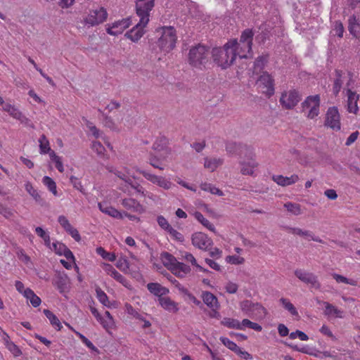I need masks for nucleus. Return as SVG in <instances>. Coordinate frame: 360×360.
Wrapping results in <instances>:
<instances>
[{
  "label": "nucleus",
  "instance_id": "obj_44",
  "mask_svg": "<svg viewBox=\"0 0 360 360\" xmlns=\"http://www.w3.org/2000/svg\"><path fill=\"white\" fill-rule=\"evenodd\" d=\"M269 58V55H262L258 56L255 63H254V69L255 71H260L262 70L265 65V64L267 63Z\"/></svg>",
  "mask_w": 360,
  "mask_h": 360
},
{
  "label": "nucleus",
  "instance_id": "obj_22",
  "mask_svg": "<svg viewBox=\"0 0 360 360\" xmlns=\"http://www.w3.org/2000/svg\"><path fill=\"white\" fill-rule=\"evenodd\" d=\"M272 179L277 184L282 186H287L298 181L299 176L297 174H292L289 177L283 176V175H274Z\"/></svg>",
  "mask_w": 360,
  "mask_h": 360
},
{
  "label": "nucleus",
  "instance_id": "obj_48",
  "mask_svg": "<svg viewBox=\"0 0 360 360\" xmlns=\"http://www.w3.org/2000/svg\"><path fill=\"white\" fill-rule=\"evenodd\" d=\"M182 257L187 261L191 262L193 266H196L198 269L201 272H208L209 271L200 265L198 264L196 262L195 258L193 255L189 252H185L184 255H182Z\"/></svg>",
  "mask_w": 360,
  "mask_h": 360
},
{
  "label": "nucleus",
  "instance_id": "obj_17",
  "mask_svg": "<svg viewBox=\"0 0 360 360\" xmlns=\"http://www.w3.org/2000/svg\"><path fill=\"white\" fill-rule=\"evenodd\" d=\"M226 150L229 154H237L240 157L244 153L245 155L248 153L250 155L252 153V150L250 147L240 143L238 144L235 142H228L226 144Z\"/></svg>",
  "mask_w": 360,
  "mask_h": 360
},
{
  "label": "nucleus",
  "instance_id": "obj_26",
  "mask_svg": "<svg viewBox=\"0 0 360 360\" xmlns=\"http://www.w3.org/2000/svg\"><path fill=\"white\" fill-rule=\"evenodd\" d=\"M171 271L179 278H184L191 271L189 266L177 261Z\"/></svg>",
  "mask_w": 360,
  "mask_h": 360
},
{
  "label": "nucleus",
  "instance_id": "obj_35",
  "mask_svg": "<svg viewBox=\"0 0 360 360\" xmlns=\"http://www.w3.org/2000/svg\"><path fill=\"white\" fill-rule=\"evenodd\" d=\"M23 295L30 300L31 304L34 307H37L40 305L41 300L32 290L30 288H26L23 292Z\"/></svg>",
  "mask_w": 360,
  "mask_h": 360
},
{
  "label": "nucleus",
  "instance_id": "obj_30",
  "mask_svg": "<svg viewBox=\"0 0 360 360\" xmlns=\"http://www.w3.org/2000/svg\"><path fill=\"white\" fill-rule=\"evenodd\" d=\"M153 149L157 152H162V155L167 157L170 154V149L167 146V140L165 138L158 139L153 145Z\"/></svg>",
  "mask_w": 360,
  "mask_h": 360
},
{
  "label": "nucleus",
  "instance_id": "obj_12",
  "mask_svg": "<svg viewBox=\"0 0 360 360\" xmlns=\"http://www.w3.org/2000/svg\"><path fill=\"white\" fill-rule=\"evenodd\" d=\"M136 172L142 174L147 180L150 181L153 184H157L158 186L165 190L170 189L173 185L169 180L163 176H157L140 169H136Z\"/></svg>",
  "mask_w": 360,
  "mask_h": 360
},
{
  "label": "nucleus",
  "instance_id": "obj_10",
  "mask_svg": "<svg viewBox=\"0 0 360 360\" xmlns=\"http://www.w3.org/2000/svg\"><path fill=\"white\" fill-rule=\"evenodd\" d=\"M324 125L335 131L341 129L340 115L338 108L333 106L327 110Z\"/></svg>",
  "mask_w": 360,
  "mask_h": 360
},
{
  "label": "nucleus",
  "instance_id": "obj_29",
  "mask_svg": "<svg viewBox=\"0 0 360 360\" xmlns=\"http://www.w3.org/2000/svg\"><path fill=\"white\" fill-rule=\"evenodd\" d=\"M3 110L7 112L11 117L22 122L27 120L18 109L10 103H5L3 106Z\"/></svg>",
  "mask_w": 360,
  "mask_h": 360
},
{
  "label": "nucleus",
  "instance_id": "obj_47",
  "mask_svg": "<svg viewBox=\"0 0 360 360\" xmlns=\"http://www.w3.org/2000/svg\"><path fill=\"white\" fill-rule=\"evenodd\" d=\"M39 148H40V153H42V154H46V153H50L51 151H53L50 146H49V143L48 141V140L46 139V136L43 134L41 136L40 139H39Z\"/></svg>",
  "mask_w": 360,
  "mask_h": 360
},
{
  "label": "nucleus",
  "instance_id": "obj_38",
  "mask_svg": "<svg viewBox=\"0 0 360 360\" xmlns=\"http://www.w3.org/2000/svg\"><path fill=\"white\" fill-rule=\"evenodd\" d=\"M195 218L200 222L204 226L212 232H215V227L208 219L204 217L202 214L200 212H195L194 214Z\"/></svg>",
  "mask_w": 360,
  "mask_h": 360
},
{
  "label": "nucleus",
  "instance_id": "obj_57",
  "mask_svg": "<svg viewBox=\"0 0 360 360\" xmlns=\"http://www.w3.org/2000/svg\"><path fill=\"white\" fill-rule=\"evenodd\" d=\"M76 335L79 337V338L82 340V342L89 349L91 350H96V347L94 345V344L86 338L84 335L79 332H75Z\"/></svg>",
  "mask_w": 360,
  "mask_h": 360
},
{
  "label": "nucleus",
  "instance_id": "obj_2",
  "mask_svg": "<svg viewBox=\"0 0 360 360\" xmlns=\"http://www.w3.org/2000/svg\"><path fill=\"white\" fill-rule=\"evenodd\" d=\"M255 32L252 29L247 28L244 30L240 34V39H232L228 42H234L233 49L237 56L240 58H248L252 57V41Z\"/></svg>",
  "mask_w": 360,
  "mask_h": 360
},
{
  "label": "nucleus",
  "instance_id": "obj_52",
  "mask_svg": "<svg viewBox=\"0 0 360 360\" xmlns=\"http://www.w3.org/2000/svg\"><path fill=\"white\" fill-rule=\"evenodd\" d=\"M284 207L288 212L295 215H300L301 214V208L299 204L288 202L285 203Z\"/></svg>",
  "mask_w": 360,
  "mask_h": 360
},
{
  "label": "nucleus",
  "instance_id": "obj_14",
  "mask_svg": "<svg viewBox=\"0 0 360 360\" xmlns=\"http://www.w3.org/2000/svg\"><path fill=\"white\" fill-rule=\"evenodd\" d=\"M130 25V18H123L120 20L115 21L111 25H108V27L106 28V32L110 35L117 36L122 34Z\"/></svg>",
  "mask_w": 360,
  "mask_h": 360
},
{
  "label": "nucleus",
  "instance_id": "obj_21",
  "mask_svg": "<svg viewBox=\"0 0 360 360\" xmlns=\"http://www.w3.org/2000/svg\"><path fill=\"white\" fill-rule=\"evenodd\" d=\"M348 30L355 38L360 34V15H352L348 19Z\"/></svg>",
  "mask_w": 360,
  "mask_h": 360
},
{
  "label": "nucleus",
  "instance_id": "obj_19",
  "mask_svg": "<svg viewBox=\"0 0 360 360\" xmlns=\"http://www.w3.org/2000/svg\"><path fill=\"white\" fill-rule=\"evenodd\" d=\"M247 160H240V173L243 175H252L254 174V169L257 166V163L253 159L252 153L248 154Z\"/></svg>",
  "mask_w": 360,
  "mask_h": 360
},
{
  "label": "nucleus",
  "instance_id": "obj_6",
  "mask_svg": "<svg viewBox=\"0 0 360 360\" xmlns=\"http://www.w3.org/2000/svg\"><path fill=\"white\" fill-rule=\"evenodd\" d=\"M155 6V0H136V13L141 24H148L150 12Z\"/></svg>",
  "mask_w": 360,
  "mask_h": 360
},
{
  "label": "nucleus",
  "instance_id": "obj_1",
  "mask_svg": "<svg viewBox=\"0 0 360 360\" xmlns=\"http://www.w3.org/2000/svg\"><path fill=\"white\" fill-rule=\"evenodd\" d=\"M233 44L227 42L222 47L214 48L211 51L214 62L221 69L229 68L236 60L237 55L233 49Z\"/></svg>",
  "mask_w": 360,
  "mask_h": 360
},
{
  "label": "nucleus",
  "instance_id": "obj_24",
  "mask_svg": "<svg viewBox=\"0 0 360 360\" xmlns=\"http://www.w3.org/2000/svg\"><path fill=\"white\" fill-rule=\"evenodd\" d=\"M345 72L342 70H335V77L333 82V92L335 96H337L345 83Z\"/></svg>",
  "mask_w": 360,
  "mask_h": 360
},
{
  "label": "nucleus",
  "instance_id": "obj_3",
  "mask_svg": "<svg viewBox=\"0 0 360 360\" xmlns=\"http://www.w3.org/2000/svg\"><path fill=\"white\" fill-rule=\"evenodd\" d=\"M210 54L209 46L201 44L192 46L188 53V63L193 68L202 70L209 61Z\"/></svg>",
  "mask_w": 360,
  "mask_h": 360
},
{
  "label": "nucleus",
  "instance_id": "obj_8",
  "mask_svg": "<svg viewBox=\"0 0 360 360\" xmlns=\"http://www.w3.org/2000/svg\"><path fill=\"white\" fill-rule=\"evenodd\" d=\"M294 274L300 281L309 285L311 288L316 290L321 288V283L318 277L313 273L302 269H297L295 270Z\"/></svg>",
  "mask_w": 360,
  "mask_h": 360
},
{
  "label": "nucleus",
  "instance_id": "obj_16",
  "mask_svg": "<svg viewBox=\"0 0 360 360\" xmlns=\"http://www.w3.org/2000/svg\"><path fill=\"white\" fill-rule=\"evenodd\" d=\"M148 24H141V20L129 31L127 32L124 36L133 42H138L143 36L146 31L144 28Z\"/></svg>",
  "mask_w": 360,
  "mask_h": 360
},
{
  "label": "nucleus",
  "instance_id": "obj_20",
  "mask_svg": "<svg viewBox=\"0 0 360 360\" xmlns=\"http://www.w3.org/2000/svg\"><path fill=\"white\" fill-rule=\"evenodd\" d=\"M347 96L348 112L356 114L359 110L357 102L359 99V95L355 91H352L351 89H348L347 91Z\"/></svg>",
  "mask_w": 360,
  "mask_h": 360
},
{
  "label": "nucleus",
  "instance_id": "obj_50",
  "mask_svg": "<svg viewBox=\"0 0 360 360\" xmlns=\"http://www.w3.org/2000/svg\"><path fill=\"white\" fill-rule=\"evenodd\" d=\"M50 158L55 162L56 167L60 172H63L64 167L62 162V159L60 156L57 155L54 151H51L49 153Z\"/></svg>",
  "mask_w": 360,
  "mask_h": 360
},
{
  "label": "nucleus",
  "instance_id": "obj_41",
  "mask_svg": "<svg viewBox=\"0 0 360 360\" xmlns=\"http://www.w3.org/2000/svg\"><path fill=\"white\" fill-rule=\"evenodd\" d=\"M43 184L47 187L49 191L55 196L58 195V191L56 182L49 176H45L42 179Z\"/></svg>",
  "mask_w": 360,
  "mask_h": 360
},
{
  "label": "nucleus",
  "instance_id": "obj_34",
  "mask_svg": "<svg viewBox=\"0 0 360 360\" xmlns=\"http://www.w3.org/2000/svg\"><path fill=\"white\" fill-rule=\"evenodd\" d=\"M160 259L163 265L170 271L172 269V267H174L176 262H177L176 257L167 252L161 253Z\"/></svg>",
  "mask_w": 360,
  "mask_h": 360
},
{
  "label": "nucleus",
  "instance_id": "obj_25",
  "mask_svg": "<svg viewBox=\"0 0 360 360\" xmlns=\"http://www.w3.org/2000/svg\"><path fill=\"white\" fill-rule=\"evenodd\" d=\"M122 205L127 210H132L139 213L143 212V206L135 199L124 198L122 200Z\"/></svg>",
  "mask_w": 360,
  "mask_h": 360
},
{
  "label": "nucleus",
  "instance_id": "obj_40",
  "mask_svg": "<svg viewBox=\"0 0 360 360\" xmlns=\"http://www.w3.org/2000/svg\"><path fill=\"white\" fill-rule=\"evenodd\" d=\"M284 229L289 233L297 235L304 238L311 237V231L307 230H302L300 228L285 226Z\"/></svg>",
  "mask_w": 360,
  "mask_h": 360
},
{
  "label": "nucleus",
  "instance_id": "obj_54",
  "mask_svg": "<svg viewBox=\"0 0 360 360\" xmlns=\"http://www.w3.org/2000/svg\"><path fill=\"white\" fill-rule=\"evenodd\" d=\"M110 276L115 279L117 282L122 284L124 287H129L128 281L117 270H115Z\"/></svg>",
  "mask_w": 360,
  "mask_h": 360
},
{
  "label": "nucleus",
  "instance_id": "obj_60",
  "mask_svg": "<svg viewBox=\"0 0 360 360\" xmlns=\"http://www.w3.org/2000/svg\"><path fill=\"white\" fill-rule=\"evenodd\" d=\"M157 221L158 225L164 230L168 231L172 226L169 224L168 221L163 217L159 216L158 217Z\"/></svg>",
  "mask_w": 360,
  "mask_h": 360
},
{
  "label": "nucleus",
  "instance_id": "obj_15",
  "mask_svg": "<svg viewBox=\"0 0 360 360\" xmlns=\"http://www.w3.org/2000/svg\"><path fill=\"white\" fill-rule=\"evenodd\" d=\"M257 82L259 85L262 86V91L266 95L271 96L274 94V81L268 72H264L260 75Z\"/></svg>",
  "mask_w": 360,
  "mask_h": 360
},
{
  "label": "nucleus",
  "instance_id": "obj_23",
  "mask_svg": "<svg viewBox=\"0 0 360 360\" xmlns=\"http://www.w3.org/2000/svg\"><path fill=\"white\" fill-rule=\"evenodd\" d=\"M98 206L99 210L103 213H105L116 219L123 218V214L120 212H119L117 210L112 207V206L109 205L108 203H107L106 202H99L98 204Z\"/></svg>",
  "mask_w": 360,
  "mask_h": 360
},
{
  "label": "nucleus",
  "instance_id": "obj_45",
  "mask_svg": "<svg viewBox=\"0 0 360 360\" xmlns=\"http://www.w3.org/2000/svg\"><path fill=\"white\" fill-rule=\"evenodd\" d=\"M96 297L99 302L105 307H109L108 297L106 293L100 288H96Z\"/></svg>",
  "mask_w": 360,
  "mask_h": 360
},
{
  "label": "nucleus",
  "instance_id": "obj_43",
  "mask_svg": "<svg viewBox=\"0 0 360 360\" xmlns=\"http://www.w3.org/2000/svg\"><path fill=\"white\" fill-rule=\"evenodd\" d=\"M221 324L229 328L237 330L241 329L240 321L231 318H224L221 321Z\"/></svg>",
  "mask_w": 360,
  "mask_h": 360
},
{
  "label": "nucleus",
  "instance_id": "obj_33",
  "mask_svg": "<svg viewBox=\"0 0 360 360\" xmlns=\"http://www.w3.org/2000/svg\"><path fill=\"white\" fill-rule=\"evenodd\" d=\"M160 305L166 310L171 312H176L179 310L177 304L172 301L169 297H162L159 298Z\"/></svg>",
  "mask_w": 360,
  "mask_h": 360
},
{
  "label": "nucleus",
  "instance_id": "obj_49",
  "mask_svg": "<svg viewBox=\"0 0 360 360\" xmlns=\"http://www.w3.org/2000/svg\"><path fill=\"white\" fill-rule=\"evenodd\" d=\"M25 188L27 192L37 202L41 200V196L38 191L32 186V184L27 181L25 184Z\"/></svg>",
  "mask_w": 360,
  "mask_h": 360
},
{
  "label": "nucleus",
  "instance_id": "obj_9",
  "mask_svg": "<svg viewBox=\"0 0 360 360\" xmlns=\"http://www.w3.org/2000/svg\"><path fill=\"white\" fill-rule=\"evenodd\" d=\"M301 96L298 91L290 89L282 93L280 103L285 109H292L300 102Z\"/></svg>",
  "mask_w": 360,
  "mask_h": 360
},
{
  "label": "nucleus",
  "instance_id": "obj_7",
  "mask_svg": "<svg viewBox=\"0 0 360 360\" xmlns=\"http://www.w3.org/2000/svg\"><path fill=\"white\" fill-rule=\"evenodd\" d=\"M240 308L246 315L254 316H262L265 314L264 307L258 302H252L245 300L240 302Z\"/></svg>",
  "mask_w": 360,
  "mask_h": 360
},
{
  "label": "nucleus",
  "instance_id": "obj_58",
  "mask_svg": "<svg viewBox=\"0 0 360 360\" xmlns=\"http://www.w3.org/2000/svg\"><path fill=\"white\" fill-rule=\"evenodd\" d=\"M6 347L15 356H20L22 354V352L20 348L13 342L8 343Z\"/></svg>",
  "mask_w": 360,
  "mask_h": 360
},
{
  "label": "nucleus",
  "instance_id": "obj_56",
  "mask_svg": "<svg viewBox=\"0 0 360 360\" xmlns=\"http://www.w3.org/2000/svg\"><path fill=\"white\" fill-rule=\"evenodd\" d=\"M66 245H65L63 243L56 241L52 243V250H53L57 255H62V253L63 250H65Z\"/></svg>",
  "mask_w": 360,
  "mask_h": 360
},
{
  "label": "nucleus",
  "instance_id": "obj_28",
  "mask_svg": "<svg viewBox=\"0 0 360 360\" xmlns=\"http://www.w3.org/2000/svg\"><path fill=\"white\" fill-rule=\"evenodd\" d=\"M147 288L150 293L159 297V298L169 292V290L167 288L162 286L158 283H149L147 285Z\"/></svg>",
  "mask_w": 360,
  "mask_h": 360
},
{
  "label": "nucleus",
  "instance_id": "obj_59",
  "mask_svg": "<svg viewBox=\"0 0 360 360\" xmlns=\"http://www.w3.org/2000/svg\"><path fill=\"white\" fill-rule=\"evenodd\" d=\"M220 340L223 345L228 347L229 349L232 351L238 349V345L233 341L230 340L229 338L221 337Z\"/></svg>",
  "mask_w": 360,
  "mask_h": 360
},
{
  "label": "nucleus",
  "instance_id": "obj_36",
  "mask_svg": "<svg viewBox=\"0 0 360 360\" xmlns=\"http://www.w3.org/2000/svg\"><path fill=\"white\" fill-rule=\"evenodd\" d=\"M223 159L205 158L204 162L205 168L214 172L219 166L223 164Z\"/></svg>",
  "mask_w": 360,
  "mask_h": 360
},
{
  "label": "nucleus",
  "instance_id": "obj_13",
  "mask_svg": "<svg viewBox=\"0 0 360 360\" xmlns=\"http://www.w3.org/2000/svg\"><path fill=\"white\" fill-rule=\"evenodd\" d=\"M191 240L195 247L203 250H208L213 244L212 239L201 232L193 233Z\"/></svg>",
  "mask_w": 360,
  "mask_h": 360
},
{
  "label": "nucleus",
  "instance_id": "obj_5",
  "mask_svg": "<svg viewBox=\"0 0 360 360\" xmlns=\"http://www.w3.org/2000/svg\"><path fill=\"white\" fill-rule=\"evenodd\" d=\"M302 112L309 119H314L319 115V95L309 96L301 103Z\"/></svg>",
  "mask_w": 360,
  "mask_h": 360
},
{
  "label": "nucleus",
  "instance_id": "obj_39",
  "mask_svg": "<svg viewBox=\"0 0 360 360\" xmlns=\"http://www.w3.org/2000/svg\"><path fill=\"white\" fill-rule=\"evenodd\" d=\"M166 155H162V153L158 155H155L153 154H150L148 160L149 163L151 166L155 168L159 169L160 170H163L164 167H161L159 164L160 160H165L167 159Z\"/></svg>",
  "mask_w": 360,
  "mask_h": 360
},
{
  "label": "nucleus",
  "instance_id": "obj_62",
  "mask_svg": "<svg viewBox=\"0 0 360 360\" xmlns=\"http://www.w3.org/2000/svg\"><path fill=\"white\" fill-rule=\"evenodd\" d=\"M91 148L99 155H103L105 151L104 146L98 141H94Z\"/></svg>",
  "mask_w": 360,
  "mask_h": 360
},
{
  "label": "nucleus",
  "instance_id": "obj_53",
  "mask_svg": "<svg viewBox=\"0 0 360 360\" xmlns=\"http://www.w3.org/2000/svg\"><path fill=\"white\" fill-rule=\"evenodd\" d=\"M96 252L101 255L103 259L110 262L115 260L116 257L115 254L106 252L103 248L99 247L96 248Z\"/></svg>",
  "mask_w": 360,
  "mask_h": 360
},
{
  "label": "nucleus",
  "instance_id": "obj_51",
  "mask_svg": "<svg viewBox=\"0 0 360 360\" xmlns=\"http://www.w3.org/2000/svg\"><path fill=\"white\" fill-rule=\"evenodd\" d=\"M333 278L338 282V283H344L347 284H349L351 285L356 286L357 285V281L353 279H349L342 275L338 274H333Z\"/></svg>",
  "mask_w": 360,
  "mask_h": 360
},
{
  "label": "nucleus",
  "instance_id": "obj_4",
  "mask_svg": "<svg viewBox=\"0 0 360 360\" xmlns=\"http://www.w3.org/2000/svg\"><path fill=\"white\" fill-rule=\"evenodd\" d=\"M159 36L157 45L160 49L165 53H169L174 49L177 41L176 32L172 26H164L158 27L155 30Z\"/></svg>",
  "mask_w": 360,
  "mask_h": 360
},
{
  "label": "nucleus",
  "instance_id": "obj_27",
  "mask_svg": "<svg viewBox=\"0 0 360 360\" xmlns=\"http://www.w3.org/2000/svg\"><path fill=\"white\" fill-rule=\"evenodd\" d=\"M203 302L209 307H218L220 304L217 297L209 291H203L201 295Z\"/></svg>",
  "mask_w": 360,
  "mask_h": 360
},
{
  "label": "nucleus",
  "instance_id": "obj_46",
  "mask_svg": "<svg viewBox=\"0 0 360 360\" xmlns=\"http://www.w3.org/2000/svg\"><path fill=\"white\" fill-rule=\"evenodd\" d=\"M280 302L283 307L288 310L292 315L298 316V312L294 305L286 298H281Z\"/></svg>",
  "mask_w": 360,
  "mask_h": 360
},
{
  "label": "nucleus",
  "instance_id": "obj_55",
  "mask_svg": "<svg viewBox=\"0 0 360 360\" xmlns=\"http://www.w3.org/2000/svg\"><path fill=\"white\" fill-rule=\"evenodd\" d=\"M176 286L179 288V289L188 294V296L191 302H193L195 305L202 307V303L200 300H198L193 295L188 293V290L184 288V287H181V285L177 282Z\"/></svg>",
  "mask_w": 360,
  "mask_h": 360
},
{
  "label": "nucleus",
  "instance_id": "obj_37",
  "mask_svg": "<svg viewBox=\"0 0 360 360\" xmlns=\"http://www.w3.org/2000/svg\"><path fill=\"white\" fill-rule=\"evenodd\" d=\"M44 315L49 320L51 324L57 330H60L62 325L58 317L49 309H44Z\"/></svg>",
  "mask_w": 360,
  "mask_h": 360
},
{
  "label": "nucleus",
  "instance_id": "obj_61",
  "mask_svg": "<svg viewBox=\"0 0 360 360\" xmlns=\"http://www.w3.org/2000/svg\"><path fill=\"white\" fill-rule=\"evenodd\" d=\"M345 87L347 91L348 89H351L354 83L353 79V75L350 72H345Z\"/></svg>",
  "mask_w": 360,
  "mask_h": 360
},
{
  "label": "nucleus",
  "instance_id": "obj_18",
  "mask_svg": "<svg viewBox=\"0 0 360 360\" xmlns=\"http://www.w3.org/2000/svg\"><path fill=\"white\" fill-rule=\"evenodd\" d=\"M90 310L96 320L103 326L104 328L109 329L112 328L114 326V320L108 311L105 312V315L108 316V320H105L94 307L90 306Z\"/></svg>",
  "mask_w": 360,
  "mask_h": 360
},
{
  "label": "nucleus",
  "instance_id": "obj_32",
  "mask_svg": "<svg viewBox=\"0 0 360 360\" xmlns=\"http://www.w3.org/2000/svg\"><path fill=\"white\" fill-rule=\"evenodd\" d=\"M68 280V278L67 275L59 274L53 281V284L57 288L60 293H63L67 289Z\"/></svg>",
  "mask_w": 360,
  "mask_h": 360
},
{
  "label": "nucleus",
  "instance_id": "obj_63",
  "mask_svg": "<svg viewBox=\"0 0 360 360\" xmlns=\"http://www.w3.org/2000/svg\"><path fill=\"white\" fill-rule=\"evenodd\" d=\"M334 31L338 37L342 38L343 37L345 29L342 23L340 21L335 22Z\"/></svg>",
  "mask_w": 360,
  "mask_h": 360
},
{
  "label": "nucleus",
  "instance_id": "obj_42",
  "mask_svg": "<svg viewBox=\"0 0 360 360\" xmlns=\"http://www.w3.org/2000/svg\"><path fill=\"white\" fill-rule=\"evenodd\" d=\"M200 188L205 191L210 192L212 194H214L218 196L224 195V193L220 189L209 183H202L200 184Z\"/></svg>",
  "mask_w": 360,
  "mask_h": 360
},
{
  "label": "nucleus",
  "instance_id": "obj_11",
  "mask_svg": "<svg viewBox=\"0 0 360 360\" xmlns=\"http://www.w3.org/2000/svg\"><path fill=\"white\" fill-rule=\"evenodd\" d=\"M108 13L103 7L99 9L90 11L88 15L84 18V22L89 26H95L105 21Z\"/></svg>",
  "mask_w": 360,
  "mask_h": 360
},
{
  "label": "nucleus",
  "instance_id": "obj_31",
  "mask_svg": "<svg viewBox=\"0 0 360 360\" xmlns=\"http://www.w3.org/2000/svg\"><path fill=\"white\" fill-rule=\"evenodd\" d=\"M325 306L324 314L327 316L335 318H343V311L338 309L336 307L327 302H323Z\"/></svg>",
  "mask_w": 360,
  "mask_h": 360
},
{
  "label": "nucleus",
  "instance_id": "obj_64",
  "mask_svg": "<svg viewBox=\"0 0 360 360\" xmlns=\"http://www.w3.org/2000/svg\"><path fill=\"white\" fill-rule=\"evenodd\" d=\"M297 338H299L301 340L306 341L308 340L309 337L307 334H305L304 332L300 330H296L295 332H292L290 334V339H295Z\"/></svg>",
  "mask_w": 360,
  "mask_h": 360
}]
</instances>
